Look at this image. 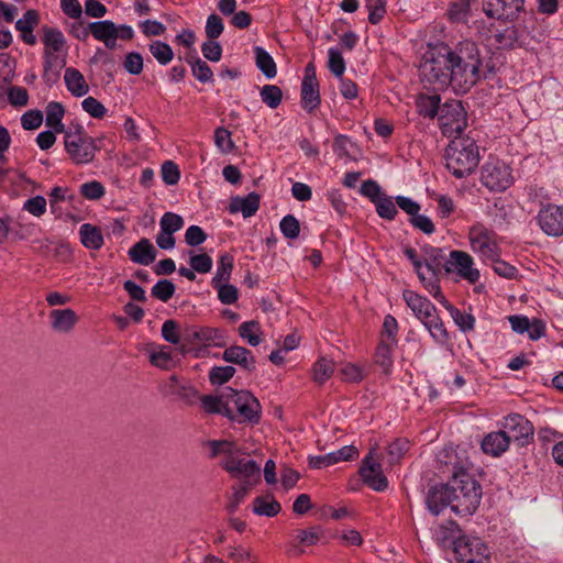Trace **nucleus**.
<instances>
[{"label":"nucleus","instance_id":"cd10ccee","mask_svg":"<svg viewBox=\"0 0 563 563\" xmlns=\"http://www.w3.org/2000/svg\"><path fill=\"white\" fill-rule=\"evenodd\" d=\"M64 80L67 89L76 97H82L88 93L89 86L86 82L82 74L73 67L65 70Z\"/></svg>","mask_w":563,"mask_h":563},{"label":"nucleus","instance_id":"603ef678","mask_svg":"<svg viewBox=\"0 0 563 563\" xmlns=\"http://www.w3.org/2000/svg\"><path fill=\"white\" fill-rule=\"evenodd\" d=\"M279 228L284 236L287 239L294 240L299 236L300 224L292 214L285 216L279 223Z\"/></svg>","mask_w":563,"mask_h":563},{"label":"nucleus","instance_id":"864d4df0","mask_svg":"<svg viewBox=\"0 0 563 563\" xmlns=\"http://www.w3.org/2000/svg\"><path fill=\"white\" fill-rule=\"evenodd\" d=\"M374 205L378 216L383 219L393 220L397 214V209L391 197L383 196Z\"/></svg>","mask_w":563,"mask_h":563},{"label":"nucleus","instance_id":"20e7f679","mask_svg":"<svg viewBox=\"0 0 563 563\" xmlns=\"http://www.w3.org/2000/svg\"><path fill=\"white\" fill-rule=\"evenodd\" d=\"M64 146L69 158L75 165H85L93 161L97 151L96 140L88 135L82 126L68 129L64 134Z\"/></svg>","mask_w":563,"mask_h":563},{"label":"nucleus","instance_id":"8fccbe9b","mask_svg":"<svg viewBox=\"0 0 563 563\" xmlns=\"http://www.w3.org/2000/svg\"><path fill=\"white\" fill-rule=\"evenodd\" d=\"M365 2L369 23H379L386 14V0H365Z\"/></svg>","mask_w":563,"mask_h":563},{"label":"nucleus","instance_id":"c85d7f7f","mask_svg":"<svg viewBox=\"0 0 563 563\" xmlns=\"http://www.w3.org/2000/svg\"><path fill=\"white\" fill-rule=\"evenodd\" d=\"M397 344L394 342L380 341L375 352V364L383 373L389 375L394 367L393 352Z\"/></svg>","mask_w":563,"mask_h":563},{"label":"nucleus","instance_id":"2eb2a0df","mask_svg":"<svg viewBox=\"0 0 563 563\" xmlns=\"http://www.w3.org/2000/svg\"><path fill=\"white\" fill-rule=\"evenodd\" d=\"M540 229L549 236L563 235V207L549 203L538 212Z\"/></svg>","mask_w":563,"mask_h":563},{"label":"nucleus","instance_id":"f3484780","mask_svg":"<svg viewBox=\"0 0 563 563\" xmlns=\"http://www.w3.org/2000/svg\"><path fill=\"white\" fill-rule=\"evenodd\" d=\"M360 474L364 483L377 492H383L388 486V481L383 474L382 466L373 457V451L363 460Z\"/></svg>","mask_w":563,"mask_h":563},{"label":"nucleus","instance_id":"2f4dec72","mask_svg":"<svg viewBox=\"0 0 563 563\" xmlns=\"http://www.w3.org/2000/svg\"><path fill=\"white\" fill-rule=\"evenodd\" d=\"M167 386H168L170 394H173L188 402H192L194 399L198 395L197 389L192 385L184 383L176 375H173L169 377Z\"/></svg>","mask_w":563,"mask_h":563},{"label":"nucleus","instance_id":"6e6552de","mask_svg":"<svg viewBox=\"0 0 563 563\" xmlns=\"http://www.w3.org/2000/svg\"><path fill=\"white\" fill-rule=\"evenodd\" d=\"M460 563H489V551L479 538L461 537L454 543Z\"/></svg>","mask_w":563,"mask_h":563},{"label":"nucleus","instance_id":"72a5a7b5","mask_svg":"<svg viewBox=\"0 0 563 563\" xmlns=\"http://www.w3.org/2000/svg\"><path fill=\"white\" fill-rule=\"evenodd\" d=\"M256 484H252L250 482H240L238 485L232 486V493L229 496L228 504L225 506L229 514H234L239 508L240 504L249 495V492Z\"/></svg>","mask_w":563,"mask_h":563},{"label":"nucleus","instance_id":"f704fd0d","mask_svg":"<svg viewBox=\"0 0 563 563\" xmlns=\"http://www.w3.org/2000/svg\"><path fill=\"white\" fill-rule=\"evenodd\" d=\"M255 63L257 68L269 79L277 75L276 64L273 57L263 47H254Z\"/></svg>","mask_w":563,"mask_h":563},{"label":"nucleus","instance_id":"ddd939ff","mask_svg":"<svg viewBox=\"0 0 563 563\" xmlns=\"http://www.w3.org/2000/svg\"><path fill=\"white\" fill-rule=\"evenodd\" d=\"M525 0H483V10L488 18L514 21L523 11Z\"/></svg>","mask_w":563,"mask_h":563},{"label":"nucleus","instance_id":"ea45409f","mask_svg":"<svg viewBox=\"0 0 563 563\" xmlns=\"http://www.w3.org/2000/svg\"><path fill=\"white\" fill-rule=\"evenodd\" d=\"M240 336L251 346H257L261 343V327L256 321H246L239 327Z\"/></svg>","mask_w":563,"mask_h":563},{"label":"nucleus","instance_id":"09e8293b","mask_svg":"<svg viewBox=\"0 0 563 563\" xmlns=\"http://www.w3.org/2000/svg\"><path fill=\"white\" fill-rule=\"evenodd\" d=\"M152 296L167 302L175 294V285L168 279L158 280L152 288Z\"/></svg>","mask_w":563,"mask_h":563},{"label":"nucleus","instance_id":"680f3d73","mask_svg":"<svg viewBox=\"0 0 563 563\" xmlns=\"http://www.w3.org/2000/svg\"><path fill=\"white\" fill-rule=\"evenodd\" d=\"M180 172L178 166L172 162L166 161L162 165V179L166 185L173 186L179 181Z\"/></svg>","mask_w":563,"mask_h":563},{"label":"nucleus","instance_id":"412c9836","mask_svg":"<svg viewBox=\"0 0 563 563\" xmlns=\"http://www.w3.org/2000/svg\"><path fill=\"white\" fill-rule=\"evenodd\" d=\"M402 299L419 321H422L431 311L435 309V306L428 298L417 294L413 290H404Z\"/></svg>","mask_w":563,"mask_h":563},{"label":"nucleus","instance_id":"473e14b6","mask_svg":"<svg viewBox=\"0 0 563 563\" xmlns=\"http://www.w3.org/2000/svg\"><path fill=\"white\" fill-rule=\"evenodd\" d=\"M64 113L65 110L60 103L55 101L49 102L46 107V125L56 133H65L64 124L62 122Z\"/></svg>","mask_w":563,"mask_h":563},{"label":"nucleus","instance_id":"69168bd1","mask_svg":"<svg viewBox=\"0 0 563 563\" xmlns=\"http://www.w3.org/2000/svg\"><path fill=\"white\" fill-rule=\"evenodd\" d=\"M38 23V15L35 10H29L23 18L15 22V29L21 33L33 31Z\"/></svg>","mask_w":563,"mask_h":563},{"label":"nucleus","instance_id":"1a4fd4ad","mask_svg":"<svg viewBox=\"0 0 563 563\" xmlns=\"http://www.w3.org/2000/svg\"><path fill=\"white\" fill-rule=\"evenodd\" d=\"M445 273L455 274L460 279H464L470 284L478 282L481 274L475 267L473 257L460 250H453L450 252L448 260L445 261Z\"/></svg>","mask_w":563,"mask_h":563},{"label":"nucleus","instance_id":"b1692460","mask_svg":"<svg viewBox=\"0 0 563 563\" xmlns=\"http://www.w3.org/2000/svg\"><path fill=\"white\" fill-rule=\"evenodd\" d=\"M52 329L56 332H70L78 321L76 312L70 309H54L49 312Z\"/></svg>","mask_w":563,"mask_h":563},{"label":"nucleus","instance_id":"c03bdc74","mask_svg":"<svg viewBox=\"0 0 563 563\" xmlns=\"http://www.w3.org/2000/svg\"><path fill=\"white\" fill-rule=\"evenodd\" d=\"M150 52L161 65H167L174 57L172 47L162 41H154L150 45Z\"/></svg>","mask_w":563,"mask_h":563},{"label":"nucleus","instance_id":"37998d69","mask_svg":"<svg viewBox=\"0 0 563 563\" xmlns=\"http://www.w3.org/2000/svg\"><path fill=\"white\" fill-rule=\"evenodd\" d=\"M211 286L217 290L218 298L223 305H232L239 299L238 288L228 282L211 284Z\"/></svg>","mask_w":563,"mask_h":563},{"label":"nucleus","instance_id":"0eeeda50","mask_svg":"<svg viewBox=\"0 0 563 563\" xmlns=\"http://www.w3.org/2000/svg\"><path fill=\"white\" fill-rule=\"evenodd\" d=\"M481 183L490 191H504L514 184L511 168L499 159H489L481 168Z\"/></svg>","mask_w":563,"mask_h":563},{"label":"nucleus","instance_id":"49530a36","mask_svg":"<svg viewBox=\"0 0 563 563\" xmlns=\"http://www.w3.org/2000/svg\"><path fill=\"white\" fill-rule=\"evenodd\" d=\"M328 65L331 73L339 78L343 77L345 71V62L341 51L335 47H330L328 49Z\"/></svg>","mask_w":563,"mask_h":563},{"label":"nucleus","instance_id":"4d7b16f0","mask_svg":"<svg viewBox=\"0 0 563 563\" xmlns=\"http://www.w3.org/2000/svg\"><path fill=\"white\" fill-rule=\"evenodd\" d=\"M47 201L43 196H35L24 201L23 210L34 217H42L46 212Z\"/></svg>","mask_w":563,"mask_h":563},{"label":"nucleus","instance_id":"bf43d9fd","mask_svg":"<svg viewBox=\"0 0 563 563\" xmlns=\"http://www.w3.org/2000/svg\"><path fill=\"white\" fill-rule=\"evenodd\" d=\"M190 267L199 274H207L212 268V258L206 254L191 255L189 260Z\"/></svg>","mask_w":563,"mask_h":563},{"label":"nucleus","instance_id":"9d476101","mask_svg":"<svg viewBox=\"0 0 563 563\" xmlns=\"http://www.w3.org/2000/svg\"><path fill=\"white\" fill-rule=\"evenodd\" d=\"M91 26L93 27V37L97 41L102 42L108 49L117 48L118 38L131 40L134 35L131 26L125 24L117 26L110 20L92 22Z\"/></svg>","mask_w":563,"mask_h":563},{"label":"nucleus","instance_id":"774afa93","mask_svg":"<svg viewBox=\"0 0 563 563\" xmlns=\"http://www.w3.org/2000/svg\"><path fill=\"white\" fill-rule=\"evenodd\" d=\"M43 122V113L40 110H30L21 117V124L24 130H35Z\"/></svg>","mask_w":563,"mask_h":563},{"label":"nucleus","instance_id":"7c9ffc66","mask_svg":"<svg viewBox=\"0 0 563 563\" xmlns=\"http://www.w3.org/2000/svg\"><path fill=\"white\" fill-rule=\"evenodd\" d=\"M80 241L82 245L90 250H99L103 245V235L101 230L90 223H84L79 229Z\"/></svg>","mask_w":563,"mask_h":563},{"label":"nucleus","instance_id":"6ab92c4d","mask_svg":"<svg viewBox=\"0 0 563 563\" xmlns=\"http://www.w3.org/2000/svg\"><path fill=\"white\" fill-rule=\"evenodd\" d=\"M510 442L511 437L501 429L487 433L481 442V448L485 454L499 457L509 449Z\"/></svg>","mask_w":563,"mask_h":563},{"label":"nucleus","instance_id":"bb28decb","mask_svg":"<svg viewBox=\"0 0 563 563\" xmlns=\"http://www.w3.org/2000/svg\"><path fill=\"white\" fill-rule=\"evenodd\" d=\"M44 77L55 80L59 71L66 66V53L43 52Z\"/></svg>","mask_w":563,"mask_h":563},{"label":"nucleus","instance_id":"4be33fe9","mask_svg":"<svg viewBox=\"0 0 563 563\" xmlns=\"http://www.w3.org/2000/svg\"><path fill=\"white\" fill-rule=\"evenodd\" d=\"M423 269L426 274L438 276L442 271L445 272V261L443 250L434 246H423Z\"/></svg>","mask_w":563,"mask_h":563},{"label":"nucleus","instance_id":"f03ea898","mask_svg":"<svg viewBox=\"0 0 563 563\" xmlns=\"http://www.w3.org/2000/svg\"><path fill=\"white\" fill-rule=\"evenodd\" d=\"M479 162L478 146L472 139H455L445 150V166L456 178L471 175Z\"/></svg>","mask_w":563,"mask_h":563},{"label":"nucleus","instance_id":"39448f33","mask_svg":"<svg viewBox=\"0 0 563 563\" xmlns=\"http://www.w3.org/2000/svg\"><path fill=\"white\" fill-rule=\"evenodd\" d=\"M468 242L471 250L477 254L483 262L496 260L501 255L497 233L485 227L482 222H475L468 229Z\"/></svg>","mask_w":563,"mask_h":563},{"label":"nucleus","instance_id":"052dcab7","mask_svg":"<svg viewBox=\"0 0 563 563\" xmlns=\"http://www.w3.org/2000/svg\"><path fill=\"white\" fill-rule=\"evenodd\" d=\"M214 143L223 153H230L234 148L231 132L224 128H218L214 131Z\"/></svg>","mask_w":563,"mask_h":563},{"label":"nucleus","instance_id":"de8ad7c7","mask_svg":"<svg viewBox=\"0 0 563 563\" xmlns=\"http://www.w3.org/2000/svg\"><path fill=\"white\" fill-rule=\"evenodd\" d=\"M235 374L233 366H214L209 372V380L212 385H222L229 382Z\"/></svg>","mask_w":563,"mask_h":563},{"label":"nucleus","instance_id":"a211bd4d","mask_svg":"<svg viewBox=\"0 0 563 563\" xmlns=\"http://www.w3.org/2000/svg\"><path fill=\"white\" fill-rule=\"evenodd\" d=\"M452 495L450 482L431 486L426 497V505L429 511L434 516H439L446 507L450 506L452 508Z\"/></svg>","mask_w":563,"mask_h":563},{"label":"nucleus","instance_id":"5701e85b","mask_svg":"<svg viewBox=\"0 0 563 563\" xmlns=\"http://www.w3.org/2000/svg\"><path fill=\"white\" fill-rule=\"evenodd\" d=\"M222 358L236 364L246 371L255 368V358L250 350L240 345H231L223 351Z\"/></svg>","mask_w":563,"mask_h":563},{"label":"nucleus","instance_id":"4468645a","mask_svg":"<svg viewBox=\"0 0 563 563\" xmlns=\"http://www.w3.org/2000/svg\"><path fill=\"white\" fill-rule=\"evenodd\" d=\"M300 95L301 106L308 112L313 111L320 106L319 82L316 75V67L312 63H309L305 68Z\"/></svg>","mask_w":563,"mask_h":563},{"label":"nucleus","instance_id":"6e6d98bb","mask_svg":"<svg viewBox=\"0 0 563 563\" xmlns=\"http://www.w3.org/2000/svg\"><path fill=\"white\" fill-rule=\"evenodd\" d=\"M398 322L391 314L384 318L380 341L394 342L397 344Z\"/></svg>","mask_w":563,"mask_h":563},{"label":"nucleus","instance_id":"e2e57ef3","mask_svg":"<svg viewBox=\"0 0 563 563\" xmlns=\"http://www.w3.org/2000/svg\"><path fill=\"white\" fill-rule=\"evenodd\" d=\"M487 263L493 265L494 272L500 277L511 279L517 276L518 269L507 262L500 260V256H497L496 260H489Z\"/></svg>","mask_w":563,"mask_h":563},{"label":"nucleus","instance_id":"3c124183","mask_svg":"<svg viewBox=\"0 0 563 563\" xmlns=\"http://www.w3.org/2000/svg\"><path fill=\"white\" fill-rule=\"evenodd\" d=\"M184 219L179 214L165 212L159 220V228L174 234L184 227Z\"/></svg>","mask_w":563,"mask_h":563},{"label":"nucleus","instance_id":"a18cd8bd","mask_svg":"<svg viewBox=\"0 0 563 563\" xmlns=\"http://www.w3.org/2000/svg\"><path fill=\"white\" fill-rule=\"evenodd\" d=\"M187 62L191 66L192 75L200 81V82H209L212 80L213 73L209 65L200 59L199 57L195 58H187Z\"/></svg>","mask_w":563,"mask_h":563},{"label":"nucleus","instance_id":"c9c22d12","mask_svg":"<svg viewBox=\"0 0 563 563\" xmlns=\"http://www.w3.org/2000/svg\"><path fill=\"white\" fill-rule=\"evenodd\" d=\"M334 373V363L327 357H320L312 366V379L319 385L324 384Z\"/></svg>","mask_w":563,"mask_h":563},{"label":"nucleus","instance_id":"9b49d317","mask_svg":"<svg viewBox=\"0 0 563 563\" xmlns=\"http://www.w3.org/2000/svg\"><path fill=\"white\" fill-rule=\"evenodd\" d=\"M220 466L240 482L257 484L261 481V468L253 460L242 459L238 455L235 459H224Z\"/></svg>","mask_w":563,"mask_h":563},{"label":"nucleus","instance_id":"423d86ee","mask_svg":"<svg viewBox=\"0 0 563 563\" xmlns=\"http://www.w3.org/2000/svg\"><path fill=\"white\" fill-rule=\"evenodd\" d=\"M438 122L443 135L456 137L461 134L467 125L466 111L461 101L443 103L439 109Z\"/></svg>","mask_w":563,"mask_h":563},{"label":"nucleus","instance_id":"58836bf2","mask_svg":"<svg viewBox=\"0 0 563 563\" xmlns=\"http://www.w3.org/2000/svg\"><path fill=\"white\" fill-rule=\"evenodd\" d=\"M453 319L454 323L463 332H467L474 329L475 318L471 313L462 312L450 302L444 307Z\"/></svg>","mask_w":563,"mask_h":563},{"label":"nucleus","instance_id":"4c0bfd02","mask_svg":"<svg viewBox=\"0 0 563 563\" xmlns=\"http://www.w3.org/2000/svg\"><path fill=\"white\" fill-rule=\"evenodd\" d=\"M440 108V97L438 95L421 96L417 100L418 112L424 118H434L435 115H439Z\"/></svg>","mask_w":563,"mask_h":563},{"label":"nucleus","instance_id":"393cba45","mask_svg":"<svg viewBox=\"0 0 563 563\" xmlns=\"http://www.w3.org/2000/svg\"><path fill=\"white\" fill-rule=\"evenodd\" d=\"M260 195L250 192L245 197H234L231 199L229 211L230 213L241 212L244 218L254 216L260 208Z\"/></svg>","mask_w":563,"mask_h":563},{"label":"nucleus","instance_id":"dca6fc26","mask_svg":"<svg viewBox=\"0 0 563 563\" xmlns=\"http://www.w3.org/2000/svg\"><path fill=\"white\" fill-rule=\"evenodd\" d=\"M500 428L506 430V434H511L515 441H528L533 438L534 428L532 423L519 413H509L500 421Z\"/></svg>","mask_w":563,"mask_h":563},{"label":"nucleus","instance_id":"0e129e2a","mask_svg":"<svg viewBox=\"0 0 563 563\" xmlns=\"http://www.w3.org/2000/svg\"><path fill=\"white\" fill-rule=\"evenodd\" d=\"M82 109L95 119H101L107 113L106 107L96 98L87 97L81 102Z\"/></svg>","mask_w":563,"mask_h":563},{"label":"nucleus","instance_id":"338daca9","mask_svg":"<svg viewBox=\"0 0 563 563\" xmlns=\"http://www.w3.org/2000/svg\"><path fill=\"white\" fill-rule=\"evenodd\" d=\"M222 19L217 14H210L206 23V34L209 40L218 38L223 32Z\"/></svg>","mask_w":563,"mask_h":563},{"label":"nucleus","instance_id":"c756f323","mask_svg":"<svg viewBox=\"0 0 563 563\" xmlns=\"http://www.w3.org/2000/svg\"><path fill=\"white\" fill-rule=\"evenodd\" d=\"M43 32V52L66 53V40L62 31L55 27H45Z\"/></svg>","mask_w":563,"mask_h":563},{"label":"nucleus","instance_id":"a19ab883","mask_svg":"<svg viewBox=\"0 0 563 563\" xmlns=\"http://www.w3.org/2000/svg\"><path fill=\"white\" fill-rule=\"evenodd\" d=\"M282 506L274 499L256 497L253 501V511L260 516L274 517L279 514Z\"/></svg>","mask_w":563,"mask_h":563},{"label":"nucleus","instance_id":"e433bc0d","mask_svg":"<svg viewBox=\"0 0 563 563\" xmlns=\"http://www.w3.org/2000/svg\"><path fill=\"white\" fill-rule=\"evenodd\" d=\"M233 262L234 258L231 254L222 253L219 256L217 272L211 280V284L229 282L233 271Z\"/></svg>","mask_w":563,"mask_h":563},{"label":"nucleus","instance_id":"f8f14e48","mask_svg":"<svg viewBox=\"0 0 563 563\" xmlns=\"http://www.w3.org/2000/svg\"><path fill=\"white\" fill-rule=\"evenodd\" d=\"M225 399L234 404L236 411L244 420L250 422L260 420L261 405L250 391H236L229 388L225 393Z\"/></svg>","mask_w":563,"mask_h":563},{"label":"nucleus","instance_id":"7ed1b4c3","mask_svg":"<svg viewBox=\"0 0 563 563\" xmlns=\"http://www.w3.org/2000/svg\"><path fill=\"white\" fill-rule=\"evenodd\" d=\"M452 489V511L459 516H471L479 506L482 487L467 473L455 474L450 481Z\"/></svg>","mask_w":563,"mask_h":563},{"label":"nucleus","instance_id":"5fc2aeb1","mask_svg":"<svg viewBox=\"0 0 563 563\" xmlns=\"http://www.w3.org/2000/svg\"><path fill=\"white\" fill-rule=\"evenodd\" d=\"M339 373L342 380L347 383H360L364 378V369L352 363L344 364Z\"/></svg>","mask_w":563,"mask_h":563},{"label":"nucleus","instance_id":"aec40b11","mask_svg":"<svg viewBox=\"0 0 563 563\" xmlns=\"http://www.w3.org/2000/svg\"><path fill=\"white\" fill-rule=\"evenodd\" d=\"M358 456V451L353 445H345L338 451L325 455L310 457L309 464L313 468L330 466L342 461H353Z\"/></svg>","mask_w":563,"mask_h":563},{"label":"nucleus","instance_id":"79ce46f5","mask_svg":"<svg viewBox=\"0 0 563 563\" xmlns=\"http://www.w3.org/2000/svg\"><path fill=\"white\" fill-rule=\"evenodd\" d=\"M262 101L271 109H276L283 100V91L276 85H265L261 88Z\"/></svg>","mask_w":563,"mask_h":563},{"label":"nucleus","instance_id":"a878e982","mask_svg":"<svg viewBox=\"0 0 563 563\" xmlns=\"http://www.w3.org/2000/svg\"><path fill=\"white\" fill-rule=\"evenodd\" d=\"M132 262L141 265H150L156 258V250L147 239H142L129 250Z\"/></svg>","mask_w":563,"mask_h":563},{"label":"nucleus","instance_id":"f257e3e1","mask_svg":"<svg viewBox=\"0 0 563 563\" xmlns=\"http://www.w3.org/2000/svg\"><path fill=\"white\" fill-rule=\"evenodd\" d=\"M482 56L478 45L464 40L453 47L442 46L421 65V75L437 89L452 88L455 93H466L482 77Z\"/></svg>","mask_w":563,"mask_h":563},{"label":"nucleus","instance_id":"13d9d810","mask_svg":"<svg viewBox=\"0 0 563 563\" xmlns=\"http://www.w3.org/2000/svg\"><path fill=\"white\" fill-rule=\"evenodd\" d=\"M409 449V441L406 439L394 440L387 449L389 462L391 464L398 462Z\"/></svg>","mask_w":563,"mask_h":563}]
</instances>
